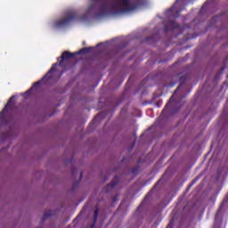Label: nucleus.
I'll return each instance as SVG.
<instances>
[{
    "label": "nucleus",
    "instance_id": "1",
    "mask_svg": "<svg viewBox=\"0 0 228 228\" xmlns=\"http://www.w3.org/2000/svg\"><path fill=\"white\" fill-rule=\"evenodd\" d=\"M91 5L87 8V15H96L104 17V15H122L134 12L138 8V3H131V0H90Z\"/></svg>",
    "mask_w": 228,
    "mask_h": 228
},
{
    "label": "nucleus",
    "instance_id": "2",
    "mask_svg": "<svg viewBox=\"0 0 228 228\" xmlns=\"http://www.w3.org/2000/svg\"><path fill=\"white\" fill-rule=\"evenodd\" d=\"M77 56V53H70L69 51H64L61 57L57 58V63H53L51 67V69L48 70V72L45 74V76L43 77V78L37 82H35L33 86L30 87L28 91H27V94H31L32 90H35L37 86H40L44 81H49L53 79V72H56V67H61V69H67L69 67V60H72V58H76Z\"/></svg>",
    "mask_w": 228,
    "mask_h": 228
},
{
    "label": "nucleus",
    "instance_id": "3",
    "mask_svg": "<svg viewBox=\"0 0 228 228\" xmlns=\"http://www.w3.org/2000/svg\"><path fill=\"white\" fill-rule=\"evenodd\" d=\"M75 19H77V14L76 12H71L69 14L61 20H58L55 22L56 28H65V26H69L72 20H75Z\"/></svg>",
    "mask_w": 228,
    "mask_h": 228
},
{
    "label": "nucleus",
    "instance_id": "4",
    "mask_svg": "<svg viewBox=\"0 0 228 228\" xmlns=\"http://www.w3.org/2000/svg\"><path fill=\"white\" fill-rule=\"evenodd\" d=\"M15 96H12L7 103L5 104L4 108L0 112V126H3V124H6V113H8V110H12L13 106V98Z\"/></svg>",
    "mask_w": 228,
    "mask_h": 228
},
{
    "label": "nucleus",
    "instance_id": "5",
    "mask_svg": "<svg viewBox=\"0 0 228 228\" xmlns=\"http://www.w3.org/2000/svg\"><path fill=\"white\" fill-rule=\"evenodd\" d=\"M120 183V176H115L110 183L107 184L102 191V193H110L113 191L118 184Z\"/></svg>",
    "mask_w": 228,
    "mask_h": 228
},
{
    "label": "nucleus",
    "instance_id": "6",
    "mask_svg": "<svg viewBox=\"0 0 228 228\" xmlns=\"http://www.w3.org/2000/svg\"><path fill=\"white\" fill-rule=\"evenodd\" d=\"M181 27L175 21H169L167 25L164 26V33L168 31H174V29H179Z\"/></svg>",
    "mask_w": 228,
    "mask_h": 228
},
{
    "label": "nucleus",
    "instance_id": "7",
    "mask_svg": "<svg viewBox=\"0 0 228 228\" xmlns=\"http://www.w3.org/2000/svg\"><path fill=\"white\" fill-rule=\"evenodd\" d=\"M177 4H179V0H176V2L173 4L171 8L167 10L166 14L174 15V13H176V17H179L181 10L177 11Z\"/></svg>",
    "mask_w": 228,
    "mask_h": 228
},
{
    "label": "nucleus",
    "instance_id": "8",
    "mask_svg": "<svg viewBox=\"0 0 228 228\" xmlns=\"http://www.w3.org/2000/svg\"><path fill=\"white\" fill-rule=\"evenodd\" d=\"M188 79H190L189 75H183V76L180 77V85L175 91V94H177L179 92V90H181V88H183V86H184V84L186 83V81H188Z\"/></svg>",
    "mask_w": 228,
    "mask_h": 228
},
{
    "label": "nucleus",
    "instance_id": "9",
    "mask_svg": "<svg viewBox=\"0 0 228 228\" xmlns=\"http://www.w3.org/2000/svg\"><path fill=\"white\" fill-rule=\"evenodd\" d=\"M106 116V112L105 111H102L99 114H97L94 118L93 119V121L90 123L89 127H92V126H94V124H95V122L99 121V120H102V118H104V117Z\"/></svg>",
    "mask_w": 228,
    "mask_h": 228
},
{
    "label": "nucleus",
    "instance_id": "10",
    "mask_svg": "<svg viewBox=\"0 0 228 228\" xmlns=\"http://www.w3.org/2000/svg\"><path fill=\"white\" fill-rule=\"evenodd\" d=\"M54 214H55V212L53 210H46V211H45L42 222H44L45 220H47V218H49L51 216H53Z\"/></svg>",
    "mask_w": 228,
    "mask_h": 228
},
{
    "label": "nucleus",
    "instance_id": "11",
    "mask_svg": "<svg viewBox=\"0 0 228 228\" xmlns=\"http://www.w3.org/2000/svg\"><path fill=\"white\" fill-rule=\"evenodd\" d=\"M175 101V96L173 94L168 102L166 104L165 108L162 110V113H165L167 111V110H168V108H170V104H172V102H174Z\"/></svg>",
    "mask_w": 228,
    "mask_h": 228
},
{
    "label": "nucleus",
    "instance_id": "12",
    "mask_svg": "<svg viewBox=\"0 0 228 228\" xmlns=\"http://www.w3.org/2000/svg\"><path fill=\"white\" fill-rule=\"evenodd\" d=\"M92 47H84L82 49H80L78 52L77 53V54H86L87 53H90V51H92Z\"/></svg>",
    "mask_w": 228,
    "mask_h": 228
},
{
    "label": "nucleus",
    "instance_id": "13",
    "mask_svg": "<svg viewBox=\"0 0 228 228\" xmlns=\"http://www.w3.org/2000/svg\"><path fill=\"white\" fill-rule=\"evenodd\" d=\"M152 193H154V189H151L144 197L143 200L142 201V206H143V204H145V202H147L149 199H151Z\"/></svg>",
    "mask_w": 228,
    "mask_h": 228
},
{
    "label": "nucleus",
    "instance_id": "14",
    "mask_svg": "<svg viewBox=\"0 0 228 228\" xmlns=\"http://www.w3.org/2000/svg\"><path fill=\"white\" fill-rule=\"evenodd\" d=\"M97 218H99V207L96 206L94 209V218L93 221V225H95V224H97Z\"/></svg>",
    "mask_w": 228,
    "mask_h": 228
},
{
    "label": "nucleus",
    "instance_id": "15",
    "mask_svg": "<svg viewBox=\"0 0 228 228\" xmlns=\"http://www.w3.org/2000/svg\"><path fill=\"white\" fill-rule=\"evenodd\" d=\"M199 179H200V176H196L191 183L189 184L187 190H189L190 188H191V186H193V184H196V183L199 181Z\"/></svg>",
    "mask_w": 228,
    "mask_h": 228
},
{
    "label": "nucleus",
    "instance_id": "16",
    "mask_svg": "<svg viewBox=\"0 0 228 228\" xmlns=\"http://www.w3.org/2000/svg\"><path fill=\"white\" fill-rule=\"evenodd\" d=\"M174 225H175V219L172 218L166 228H174Z\"/></svg>",
    "mask_w": 228,
    "mask_h": 228
},
{
    "label": "nucleus",
    "instance_id": "17",
    "mask_svg": "<svg viewBox=\"0 0 228 228\" xmlns=\"http://www.w3.org/2000/svg\"><path fill=\"white\" fill-rule=\"evenodd\" d=\"M219 17L218 16H214L212 18V24L208 27V28H213L215 27V23L214 22H216L218 20Z\"/></svg>",
    "mask_w": 228,
    "mask_h": 228
},
{
    "label": "nucleus",
    "instance_id": "18",
    "mask_svg": "<svg viewBox=\"0 0 228 228\" xmlns=\"http://www.w3.org/2000/svg\"><path fill=\"white\" fill-rule=\"evenodd\" d=\"M112 202H113V204H117L118 202V194L115 195L112 198Z\"/></svg>",
    "mask_w": 228,
    "mask_h": 228
},
{
    "label": "nucleus",
    "instance_id": "19",
    "mask_svg": "<svg viewBox=\"0 0 228 228\" xmlns=\"http://www.w3.org/2000/svg\"><path fill=\"white\" fill-rule=\"evenodd\" d=\"M223 208H224V207L221 205L220 208H218L216 214V217L220 216V213H222Z\"/></svg>",
    "mask_w": 228,
    "mask_h": 228
},
{
    "label": "nucleus",
    "instance_id": "20",
    "mask_svg": "<svg viewBox=\"0 0 228 228\" xmlns=\"http://www.w3.org/2000/svg\"><path fill=\"white\" fill-rule=\"evenodd\" d=\"M131 172L132 174H138V168H133Z\"/></svg>",
    "mask_w": 228,
    "mask_h": 228
},
{
    "label": "nucleus",
    "instance_id": "21",
    "mask_svg": "<svg viewBox=\"0 0 228 228\" xmlns=\"http://www.w3.org/2000/svg\"><path fill=\"white\" fill-rule=\"evenodd\" d=\"M159 104H163V101H162V100H159V101L157 102V106H159Z\"/></svg>",
    "mask_w": 228,
    "mask_h": 228
},
{
    "label": "nucleus",
    "instance_id": "22",
    "mask_svg": "<svg viewBox=\"0 0 228 228\" xmlns=\"http://www.w3.org/2000/svg\"><path fill=\"white\" fill-rule=\"evenodd\" d=\"M82 45H86V41H83Z\"/></svg>",
    "mask_w": 228,
    "mask_h": 228
},
{
    "label": "nucleus",
    "instance_id": "23",
    "mask_svg": "<svg viewBox=\"0 0 228 228\" xmlns=\"http://www.w3.org/2000/svg\"><path fill=\"white\" fill-rule=\"evenodd\" d=\"M71 171H72V174L74 175V167H72Z\"/></svg>",
    "mask_w": 228,
    "mask_h": 228
},
{
    "label": "nucleus",
    "instance_id": "24",
    "mask_svg": "<svg viewBox=\"0 0 228 228\" xmlns=\"http://www.w3.org/2000/svg\"><path fill=\"white\" fill-rule=\"evenodd\" d=\"M81 177H83V173H80V179H81Z\"/></svg>",
    "mask_w": 228,
    "mask_h": 228
}]
</instances>
